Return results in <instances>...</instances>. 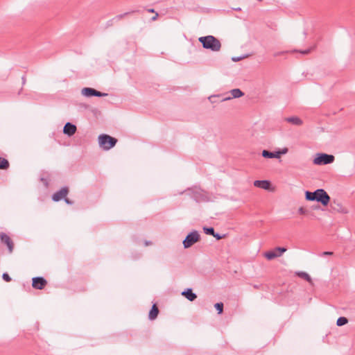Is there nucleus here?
Listing matches in <instances>:
<instances>
[{
    "label": "nucleus",
    "instance_id": "obj_1",
    "mask_svg": "<svg viewBox=\"0 0 355 355\" xmlns=\"http://www.w3.org/2000/svg\"><path fill=\"white\" fill-rule=\"evenodd\" d=\"M305 199L307 201H315L326 207L330 202V196L323 189H317L314 191H306Z\"/></svg>",
    "mask_w": 355,
    "mask_h": 355
},
{
    "label": "nucleus",
    "instance_id": "obj_2",
    "mask_svg": "<svg viewBox=\"0 0 355 355\" xmlns=\"http://www.w3.org/2000/svg\"><path fill=\"white\" fill-rule=\"evenodd\" d=\"M198 41L205 49H207L213 52H217L221 49V43L220 40L213 35H209L200 37L198 38Z\"/></svg>",
    "mask_w": 355,
    "mask_h": 355
},
{
    "label": "nucleus",
    "instance_id": "obj_3",
    "mask_svg": "<svg viewBox=\"0 0 355 355\" xmlns=\"http://www.w3.org/2000/svg\"><path fill=\"white\" fill-rule=\"evenodd\" d=\"M118 140L107 134H101L98 137L99 146L104 150H109L115 146Z\"/></svg>",
    "mask_w": 355,
    "mask_h": 355
},
{
    "label": "nucleus",
    "instance_id": "obj_4",
    "mask_svg": "<svg viewBox=\"0 0 355 355\" xmlns=\"http://www.w3.org/2000/svg\"><path fill=\"white\" fill-rule=\"evenodd\" d=\"M185 191L197 202H208L209 200L207 193L200 188L195 187L192 189H188Z\"/></svg>",
    "mask_w": 355,
    "mask_h": 355
},
{
    "label": "nucleus",
    "instance_id": "obj_5",
    "mask_svg": "<svg viewBox=\"0 0 355 355\" xmlns=\"http://www.w3.org/2000/svg\"><path fill=\"white\" fill-rule=\"evenodd\" d=\"M334 159L335 157L333 155L318 153L315 154L313 162L315 165L322 166L333 163Z\"/></svg>",
    "mask_w": 355,
    "mask_h": 355
},
{
    "label": "nucleus",
    "instance_id": "obj_6",
    "mask_svg": "<svg viewBox=\"0 0 355 355\" xmlns=\"http://www.w3.org/2000/svg\"><path fill=\"white\" fill-rule=\"evenodd\" d=\"M200 239V235L197 230H192L185 237L182 241L184 249L189 248L193 244L197 243Z\"/></svg>",
    "mask_w": 355,
    "mask_h": 355
},
{
    "label": "nucleus",
    "instance_id": "obj_7",
    "mask_svg": "<svg viewBox=\"0 0 355 355\" xmlns=\"http://www.w3.org/2000/svg\"><path fill=\"white\" fill-rule=\"evenodd\" d=\"M81 94L87 98L93 96L103 97L108 95L107 93L99 92L92 87H83L81 90Z\"/></svg>",
    "mask_w": 355,
    "mask_h": 355
},
{
    "label": "nucleus",
    "instance_id": "obj_8",
    "mask_svg": "<svg viewBox=\"0 0 355 355\" xmlns=\"http://www.w3.org/2000/svg\"><path fill=\"white\" fill-rule=\"evenodd\" d=\"M69 193L67 187H62L60 189L55 191L52 196V200L54 202H59L64 198Z\"/></svg>",
    "mask_w": 355,
    "mask_h": 355
},
{
    "label": "nucleus",
    "instance_id": "obj_9",
    "mask_svg": "<svg viewBox=\"0 0 355 355\" xmlns=\"http://www.w3.org/2000/svg\"><path fill=\"white\" fill-rule=\"evenodd\" d=\"M47 284L46 279L43 277H34L32 278V286L35 289L42 290Z\"/></svg>",
    "mask_w": 355,
    "mask_h": 355
},
{
    "label": "nucleus",
    "instance_id": "obj_10",
    "mask_svg": "<svg viewBox=\"0 0 355 355\" xmlns=\"http://www.w3.org/2000/svg\"><path fill=\"white\" fill-rule=\"evenodd\" d=\"M0 241L1 243L6 245L9 253H12L14 248V243L10 237L7 234L1 232L0 234Z\"/></svg>",
    "mask_w": 355,
    "mask_h": 355
},
{
    "label": "nucleus",
    "instance_id": "obj_11",
    "mask_svg": "<svg viewBox=\"0 0 355 355\" xmlns=\"http://www.w3.org/2000/svg\"><path fill=\"white\" fill-rule=\"evenodd\" d=\"M231 96H227L222 98L220 100H219L220 102H224L226 101L231 100L232 98H240L243 96H244V93L239 88L232 89L230 90Z\"/></svg>",
    "mask_w": 355,
    "mask_h": 355
},
{
    "label": "nucleus",
    "instance_id": "obj_12",
    "mask_svg": "<svg viewBox=\"0 0 355 355\" xmlns=\"http://www.w3.org/2000/svg\"><path fill=\"white\" fill-rule=\"evenodd\" d=\"M76 125L71 122H67L63 128V133L68 137H71L76 133Z\"/></svg>",
    "mask_w": 355,
    "mask_h": 355
},
{
    "label": "nucleus",
    "instance_id": "obj_13",
    "mask_svg": "<svg viewBox=\"0 0 355 355\" xmlns=\"http://www.w3.org/2000/svg\"><path fill=\"white\" fill-rule=\"evenodd\" d=\"M254 186L258 188H261L265 190H270L271 182L267 180H257L254 182Z\"/></svg>",
    "mask_w": 355,
    "mask_h": 355
},
{
    "label": "nucleus",
    "instance_id": "obj_14",
    "mask_svg": "<svg viewBox=\"0 0 355 355\" xmlns=\"http://www.w3.org/2000/svg\"><path fill=\"white\" fill-rule=\"evenodd\" d=\"M182 295L191 302L194 301L197 298V295L193 292V290L191 288H185L182 292Z\"/></svg>",
    "mask_w": 355,
    "mask_h": 355
},
{
    "label": "nucleus",
    "instance_id": "obj_15",
    "mask_svg": "<svg viewBox=\"0 0 355 355\" xmlns=\"http://www.w3.org/2000/svg\"><path fill=\"white\" fill-rule=\"evenodd\" d=\"M261 155L264 158L272 159V158H279V154L277 150L269 151L268 150H263L261 152Z\"/></svg>",
    "mask_w": 355,
    "mask_h": 355
},
{
    "label": "nucleus",
    "instance_id": "obj_16",
    "mask_svg": "<svg viewBox=\"0 0 355 355\" xmlns=\"http://www.w3.org/2000/svg\"><path fill=\"white\" fill-rule=\"evenodd\" d=\"M331 207L333 210L339 213L347 214L348 212L345 207H344L340 203L336 202V201H334L331 204Z\"/></svg>",
    "mask_w": 355,
    "mask_h": 355
},
{
    "label": "nucleus",
    "instance_id": "obj_17",
    "mask_svg": "<svg viewBox=\"0 0 355 355\" xmlns=\"http://www.w3.org/2000/svg\"><path fill=\"white\" fill-rule=\"evenodd\" d=\"M159 314V309L157 308L156 304H154L153 306L151 307L149 313H148V318L150 320H155Z\"/></svg>",
    "mask_w": 355,
    "mask_h": 355
},
{
    "label": "nucleus",
    "instance_id": "obj_18",
    "mask_svg": "<svg viewBox=\"0 0 355 355\" xmlns=\"http://www.w3.org/2000/svg\"><path fill=\"white\" fill-rule=\"evenodd\" d=\"M285 121L295 125H301L303 123L302 120L298 116H289L286 118Z\"/></svg>",
    "mask_w": 355,
    "mask_h": 355
},
{
    "label": "nucleus",
    "instance_id": "obj_19",
    "mask_svg": "<svg viewBox=\"0 0 355 355\" xmlns=\"http://www.w3.org/2000/svg\"><path fill=\"white\" fill-rule=\"evenodd\" d=\"M295 274L297 277L305 279L308 282H311L312 280L311 276L306 272L297 271Z\"/></svg>",
    "mask_w": 355,
    "mask_h": 355
},
{
    "label": "nucleus",
    "instance_id": "obj_20",
    "mask_svg": "<svg viewBox=\"0 0 355 355\" xmlns=\"http://www.w3.org/2000/svg\"><path fill=\"white\" fill-rule=\"evenodd\" d=\"M264 257L268 260H272L275 258L279 257L277 252L275 251V249L273 250H269L264 253Z\"/></svg>",
    "mask_w": 355,
    "mask_h": 355
},
{
    "label": "nucleus",
    "instance_id": "obj_21",
    "mask_svg": "<svg viewBox=\"0 0 355 355\" xmlns=\"http://www.w3.org/2000/svg\"><path fill=\"white\" fill-rule=\"evenodd\" d=\"M9 167V162L3 157H0V169H7Z\"/></svg>",
    "mask_w": 355,
    "mask_h": 355
},
{
    "label": "nucleus",
    "instance_id": "obj_22",
    "mask_svg": "<svg viewBox=\"0 0 355 355\" xmlns=\"http://www.w3.org/2000/svg\"><path fill=\"white\" fill-rule=\"evenodd\" d=\"M348 322V319L344 316H340L337 319L336 325L338 327L343 326Z\"/></svg>",
    "mask_w": 355,
    "mask_h": 355
},
{
    "label": "nucleus",
    "instance_id": "obj_23",
    "mask_svg": "<svg viewBox=\"0 0 355 355\" xmlns=\"http://www.w3.org/2000/svg\"><path fill=\"white\" fill-rule=\"evenodd\" d=\"M214 307L217 311L218 314H221L223 312V302H217L214 304Z\"/></svg>",
    "mask_w": 355,
    "mask_h": 355
},
{
    "label": "nucleus",
    "instance_id": "obj_24",
    "mask_svg": "<svg viewBox=\"0 0 355 355\" xmlns=\"http://www.w3.org/2000/svg\"><path fill=\"white\" fill-rule=\"evenodd\" d=\"M214 228L212 227H203V232L205 234H207V235H211L212 236V234H214Z\"/></svg>",
    "mask_w": 355,
    "mask_h": 355
},
{
    "label": "nucleus",
    "instance_id": "obj_25",
    "mask_svg": "<svg viewBox=\"0 0 355 355\" xmlns=\"http://www.w3.org/2000/svg\"><path fill=\"white\" fill-rule=\"evenodd\" d=\"M287 248L285 247H276L275 248V251L277 252V255L281 257L285 252H286Z\"/></svg>",
    "mask_w": 355,
    "mask_h": 355
},
{
    "label": "nucleus",
    "instance_id": "obj_26",
    "mask_svg": "<svg viewBox=\"0 0 355 355\" xmlns=\"http://www.w3.org/2000/svg\"><path fill=\"white\" fill-rule=\"evenodd\" d=\"M224 96L221 94H219V95H211L209 97V100L210 101V102L211 103H216L218 102V101H216V98H220V100L223 98Z\"/></svg>",
    "mask_w": 355,
    "mask_h": 355
},
{
    "label": "nucleus",
    "instance_id": "obj_27",
    "mask_svg": "<svg viewBox=\"0 0 355 355\" xmlns=\"http://www.w3.org/2000/svg\"><path fill=\"white\" fill-rule=\"evenodd\" d=\"M2 279L6 282H9L11 281V277H10V275H8V273L7 272H3V275H2Z\"/></svg>",
    "mask_w": 355,
    "mask_h": 355
},
{
    "label": "nucleus",
    "instance_id": "obj_28",
    "mask_svg": "<svg viewBox=\"0 0 355 355\" xmlns=\"http://www.w3.org/2000/svg\"><path fill=\"white\" fill-rule=\"evenodd\" d=\"M212 236L216 239V240H220L223 238H224L225 236V234H220V233H218V232H215L214 233V234H212Z\"/></svg>",
    "mask_w": 355,
    "mask_h": 355
},
{
    "label": "nucleus",
    "instance_id": "obj_29",
    "mask_svg": "<svg viewBox=\"0 0 355 355\" xmlns=\"http://www.w3.org/2000/svg\"><path fill=\"white\" fill-rule=\"evenodd\" d=\"M128 14V12H125V13H123V14L118 15L116 17H114V19L115 21H119L122 18H123L125 15H127Z\"/></svg>",
    "mask_w": 355,
    "mask_h": 355
},
{
    "label": "nucleus",
    "instance_id": "obj_30",
    "mask_svg": "<svg viewBox=\"0 0 355 355\" xmlns=\"http://www.w3.org/2000/svg\"><path fill=\"white\" fill-rule=\"evenodd\" d=\"M288 149L287 148H284L282 149H279L277 150V152L279 153V157L282 155H285L288 153Z\"/></svg>",
    "mask_w": 355,
    "mask_h": 355
},
{
    "label": "nucleus",
    "instance_id": "obj_31",
    "mask_svg": "<svg viewBox=\"0 0 355 355\" xmlns=\"http://www.w3.org/2000/svg\"><path fill=\"white\" fill-rule=\"evenodd\" d=\"M246 56H247V55L238 56V57H232V60L235 62H239V61L241 60L242 59H243L244 58H245Z\"/></svg>",
    "mask_w": 355,
    "mask_h": 355
},
{
    "label": "nucleus",
    "instance_id": "obj_32",
    "mask_svg": "<svg viewBox=\"0 0 355 355\" xmlns=\"http://www.w3.org/2000/svg\"><path fill=\"white\" fill-rule=\"evenodd\" d=\"M333 254V252L331 251H324L323 252L320 256H330Z\"/></svg>",
    "mask_w": 355,
    "mask_h": 355
},
{
    "label": "nucleus",
    "instance_id": "obj_33",
    "mask_svg": "<svg viewBox=\"0 0 355 355\" xmlns=\"http://www.w3.org/2000/svg\"><path fill=\"white\" fill-rule=\"evenodd\" d=\"M64 200V202L67 204V205H73V202L71 200H69V198L66 197H64V198L63 199Z\"/></svg>",
    "mask_w": 355,
    "mask_h": 355
},
{
    "label": "nucleus",
    "instance_id": "obj_34",
    "mask_svg": "<svg viewBox=\"0 0 355 355\" xmlns=\"http://www.w3.org/2000/svg\"><path fill=\"white\" fill-rule=\"evenodd\" d=\"M114 21H115V20H114V18H112V19H111L108 20V21H107V23H106V26H107V27H108V26H112V25L113 24V22H114Z\"/></svg>",
    "mask_w": 355,
    "mask_h": 355
},
{
    "label": "nucleus",
    "instance_id": "obj_35",
    "mask_svg": "<svg viewBox=\"0 0 355 355\" xmlns=\"http://www.w3.org/2000/svg\"><path fill=\"white\" fill-rule=\"evenodd\" d=\"M311 49H307L304 51H300V53L303 55H306L311 52Z\"/></svg>",
    "mask_w": 355,
    "mask_h": 355
},
{
    "label": "nucleus",
    "instance_id": "obj_36",
    "mask_svg": "<svg viewBox=\"0 0 355 355\" xmlns=\"http://www.w3.org/2000/svg\"><path fill=\"white\" fill-rule=\"evenodd\" d=\"M285 53H286V51H279V52H276L274 53V56L275 57H277V56H279L281 55H283Z\"/></svg>",
    "mask_w": 355,
    "mask_h": 355
},
{
    "label": "nucleus",
    "instance_id": "obj_37",
    "mask_svg": "<svg viewBox=\"0 0 355 355\" xmlns=\"http://www.w3.org/2000/svg\"><path fill=\"white\" fill-rule=\"evenodd\" d=\"M305 209L303 208V207H300L298 209V212L300 214H304L305 213Z\"/></svg>",
    "mask_w": 355,
    "mask_h": 355
},
{
    "label": "nucleus",
    "instance_id": "obj_38",
    "mask_svg": "<svg viewBox=\"0 0 355 355\" xmlns=\"http://www.w3.org/2000/svg\"><path fill=\"white\" fill-rule=\"evenodd\" d=\"M151 244H152V242L150 241H145V242H144V245L146 246L150 245Z\"/></svg>",
    "mask_w": 355,
    "mask_h": 355
},
{
    "label": "nucleus",
    "instance_id": "obj_39",
    "mask_svg": "<svg viewBox=\"0 0 355 355\" xmlns=\"http://www.w3.org/2000/svg\"><path fill=\"white\" fill-rule=\"evenodd\" d=\"M157 17H158V14H157V13H155V16H153V17L151 18V20H152V21H155V20H156V19H157Z\"/></svg>",
    "mask_w": 355,
    "mask_h": 355
},
{
    "label": "nucleus",
    "instance_id": "obj_40",
    "mask_svg": "<svg viewBox=\"0 0 355 355\" xmlns=\"http://www.w3.org/2000/svg\"><path fill=\"white\" fill-rule=\"evenodd\" d=\"M21 79H22V83H23V84H25V82H26V78H25V76H22Z\"/></svg>",
    "mask_w": 355,
    "mask_h": 355
},
{
    "label": "nucleus",
    "instance_id": "obj_41",
    "mask_svg": "<svg viewBox=\"0 0 355 355\" xmlns=\"http://www.w3.org/2000/svg\"><path fill=\"white\" fill-rule=\"evenodd\" d=\"M148 11L149 12H155V10H154L153 8H150V9H148Z\"/></svg>",
    "mask_w": 355,
    "mask_h": 355
},
{
    "label": "nucleus",
    "instance_id": "obj_42",
    "mask_svg": "<svg viewBox=\"0 0 355 355\" xmlns=\"http://www.w3.org/2000/svg\"><path fill=\"white\" fill-rule=\"evenodd\" d=\"M236 10H241V8H235Z\"/></svg>",
    "mask_w": 355,
    "mask_h": 355
}]
</instances>
